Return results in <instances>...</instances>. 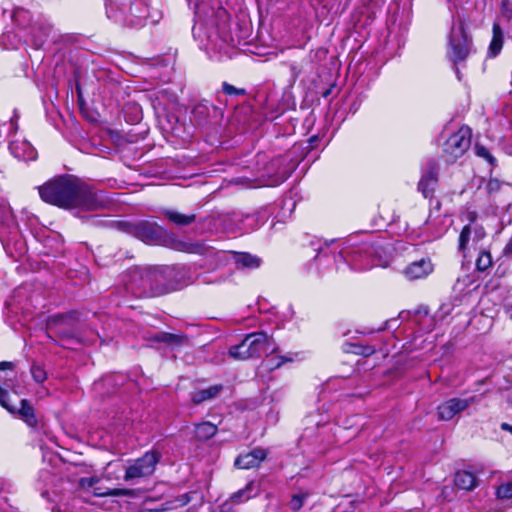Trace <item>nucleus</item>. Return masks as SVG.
<instances>
[{"label":"nucleus","mask_w":512,"mask_h":512,"mask_svg":"<svg viewBox=\"0 0 512 512\" xmlns=\"http://www.w3.org/2000/svg\"><path fill=\"white\" fill-rule=\"evenodd\" d=\"M40 198L59 208L81 211H96L108 204L104 192L94 190L74 175L54 177L38 187Z\"/></svg>","instance_id":"f257e3e1"},{"label":"nucleus","mask_w":512,"mask_h":512,"mask_svg":"<svg viewBox=\"0 0 512 512\" xmlns=\"http://www.w3.org/2000/svg\"><path fill=\"white\" fill-rule=\"evenodd\" d=\"M173 276L170 268L134 266L122 275V283L128 293L134 297H155L174 290L169 282Z\"/></svg>","instance_id":"f03ea898"},{"label":"nucleus","mask_w":512,"mask_h":512,"mask_svg":"<svg viewBox=\"0 0 512 512\" xmlns=\"http://www.w3.org/2000/svg\"><path fill=\"white\" fill-rule=\"evenodd\" d=\"M315 260L318 264H326L332 261V258L326 254H317ZM336 269H341V264L348 265L355 271H364L377 266H386L388 257L385 248L379 241L362 242L358 245L344 247L333 257Z\"/></svg>","instance_id":"7ed1b4c3"},{"label":"nucleus","mask_w":512,"mask_h":512,"mask_svg":"<svg viewBox=\"0 0 512 512\" xmlns=\"http://www.w3.org/2000/svg\"><path fill=\"white\" fill-rule=\"evenodd\" d=\"M106 12L115 22L131 28H141L148 21L152 24L158 22L144 0H106Z\"/></svg>","instance_id":"20e7f679"},{"label":"nucleus","mask_w":512,"mask_h":512,"mask_svg":"<svg viewBox=\"0 0 512 512\" xmlns=\"http://www.w3.org/2000/svg\"><path fill=\"white\" fill-rule=\"evenodd\" d=\"M474 51L473 37L467 31L465 19L457 14L452 19L447 36V58L457 66L465 62Z\"/></svg>","instance_id":"39448f33"},{"label":"nucleus","mask_w":512,"mask_h":512,"mask_svg":"<svg viewBox=\"0 0 512 512\" xmlns=\"http://www.w3.org/2000/svg\"><path fill=\"white\" fill-rule=\"evenodd\" d=\"M79 321V313L76 311L55 314L47 318L46 328L49 333L64 340H76L86 345L95 344L97 339H100L101 343L104 342L97 332L91 337H84L77 328Z\"/></svg>","instance_id":"423d86ee"},{"label":"nucleus","mask_w":512,"mask_h":512,"mask_svg":"<svg viewBox=\"0 0 512 512\" xmlns=\"http://www.w3.org/2000/svg\"><path fill=\"white\" fill-rule=\"evenodd\" d=\"M276 351L274 340L263 331L247 334L241 343L229 348L230 357L236 360L259 358Z\"/></svg>","instance_id":"0eeeda50"},{"label":"nucleus","mask_w":512,"mask_h":512,"mask_svg":"<svg viewBox=\"0 0 512 512\" xmlns=\"http://www.w3.org/2000/svg\"><path fill=\"white\" fill-rule=\"evenodd\" d=\"M487 239V232L483 226L464 225L458 237L457 251L467 259L471 251H477L484 247V241Z\"/></svg>","instance_id":"6e6552de"},{"label":"nucleus","mask_w":512,"mask_h":512,"mask_svg":"<svg viewBox=\"0 0 512 512\" xmlns=\"http://www.w3.org/2000/svg\"><path fill=\"white\" fill-rule=\"evenodd\" d=\"M125 231L149 244H160L166 237V230L156 222L141 220L135 223H125Z\"/></svg>","instance_id":"1a4fd4ad"},{"label":"nucleus","mask_w":512,"mask_h":512,"mask_svg":"<svg viewBox=\"0 0 512 512\" xmlns=\"http://www.w3.org/2000/svg\"><path fill=\"white\" fill-rule=\"evenodd\" d=\"M161 455L156 451H148L132 464L125 471L124 480L132 481L134 479L146 478L151 476L160 461Z\"/></svg>","instance_id":"9d476101"},{"label":"nucleus","mask_w":512,"mask_h":512,"mask_svg":"<svg viewBox=\"0 0 512 512\" xmlns=\"http://www.w3.org/2000/svg\"><path fill=\"white\" fill-rule=\"evenodd\" d=\"M471 144V130L469 127H461L451 135L444 143L443 152L447 162H454L469 149Z\"/></svg>","instance_id":"9b49d317"},{"label":"nucleus","mask_w":512,"mask_h":512,"mask_svg":"<svg viewBox=\"0 0 512 512\" xmlns=\"http://www.w3.org/2000/svg\"><path fill=\"white\" fill-rule=\"evenodd\" d=\"M51 32L52 26L42 16H38L33 22L32 28L25 33L24 41L39 49L48 40Z\"/></svg>","instance_id":"f8f14e48"},{"label":"nucleus","mask_w":512,"mask_h":512,"mask_svg":"<svg viewBox=\"0 0 512 512\" xmlns=\"http://www.w3.org/2000/svg\"><path fill=\"white\" fill-rule=\"evenodd\" d=\"M272 215L269 207H262L251 214H236L238 227L244 232H250L261 227Z\"/></svg>","instance_id":"ddd939ff"},{"label":"nucleus","mask_w":512,"mask_h":512,"mask_svg":"<svg viewBox=\"0 0 512 512\" xmlns=\"http://www.w3.org/2000/svg\"><path fill=\"white\" fill-rule=\"evenodd\" d=\"M475 402V398H451L443 402L437 407V413L440 420L449 421L454 418L457 414L466 410L472 403Z\"/></svg>","instance_id":"4468645a"},{"label":"nucleus","mask_w":512,"mask_h":512,"mask_svg":"<svg viewBox=\"0 0 512 512\" xmlns=\"http://www.w3.org/2000/svg\"><path fill=\"white\" fill-rule=\"evenodd\" d=\"M434 270L430 258H421L409 263L402 271L404 277L409 281L420 280L428 277Z\"/></svg>","instance_id":"2eb2a0df"},{"label":"nucleus","mask_w":512,"mask_h":512,"mask_svg":"<svg viewBox=\"0 0 512 512\" xmlns=\"http://www.w3.org/2000/svg\"><path fill=\"white\" fill-rule=\"evenodd\" d=\"M266 451L261 448L254 449L246 454L239 455L234 462V465L239 469H250L257 467L265 458Z\"/></svg>","instance_id":"dca6fc26"},{"label":"nucleus","mask_w":512,"mask_h":512,"mask_svg":"<svg viewBox=\"0 0 512 512\" xmlns=\"http://www.w3.org/2000/svg\"><path fill=\"white\" fill-rule=\"evenodd\" d=\"M9 149L12 155L18 160L22 161H34L37 158V151L35 148L26 140L13 141L9 145Z\"/></svg>","instance_id":"f3484780"},{"label":"nucleus","mask_w":512,"mask_h":512,"mask_svg":"<svg viewBox=\"0 0 512 512\" xmlns=\"http://www.w3.org/2000/svg\"><path fill=\"white\" fill-rule=\"evenodd\" d=\"M232 257L237 270H255L262 264L260 257L247 252H233Z\"/></svg>","instance_id":"a211bd4d"},{"label":"nucleus","mask_w":512,"mask_h":512,"mask_svg":"<svg viewBox=\"0 0 512 512\" xmlns=\"http://www.w3.org/2000/svg\"><path fill=\"white\" fill-rule=\"evenodd\" d=\"M223 390L224 386L222 384H215L208 388L196 390L191 395V402L194 405H200L204 402L214 400L219 397Z\"/></svg>","instance_id":"6ab92c4d"},{"label":"nucleus","mask_w":512,"mask_h":512,"mask_svg":"<svg viewBox=\"0 0 512 512\" xmlns=\"http://www.w3.org/2000/svg\"><path fill=\"white\" fill-rule=\"evenodd\" d=\"M12 18L19 27L22 37H24L25 33L32 28L33 22L36 20L29 10L22 7L14 9Z\"/></svg>","instance_id":"aec40b11"},{"label":"nucleus","mask_w":512,"mask_h":512,"mask_svg":"<svg viewBox=\"0 0 512 512\" xmlns=\"http://www.w3.org/2000/svg\"><path fill=\"white\" fill-rule=\"evenodd\" d=\"M8 398H9V396L7 395L6 402L13 408V411H11V413H14L17 411L18 414L20 415L21 419H23L28 426L36 427L38 420L35 415V411H34L33 407L30 405V403L26 399H21L20 407H19V409H17L15 406H13L9 403ZM8 411L10 412V410H8Z\"/></svg>","instance_id":"412c9836"},{"label":"nucleus","mask_w":512,"mask_h":512,"mask_svg":"<svg viewBox=\"0 0 512 512\" xmlns=\"http://www.w3.org/2000/svg\"><path fill=\"white\" fill-rule=\"evenodd\" d=\"M477 258L475 260V268L478 272H486L492 268L494 262L491 254L490 246H484L477 250Z\"/></svg>","instance_id":"4be33fe9"},{"label":"nucleus","mask_w":512,"mask_h":512,"mask_svg":"<svg viewBox=\"0 0 512 512\" xmlns=\"http://www.w3.org/2000/svg\"><path fill=\"white\" fill-rule=\"evenodd\" d=\"M152 340L158 343H165L170 346H181L187 341V337L183 334H173L161 331L153 335Z\"/></svg>","instance_id":"5701e85b"},{"label":"nucleus","mask_w":512,"mask_h":512,"mask_svg":"<svg viewBox=\"0 0 512 512\" xmlns=\"http://www.w3.org/2000/svg\"><path fill=\"white\" fill-rule=\"evenodd\" d=\"M456 487L463 490H472L477 485L476 476L469 471H458L454 477Z\"/></svg>","instance_id":"b1692460"},{"label":"nucleus","mask_w":512,"mask_h":512,"mask_svg":"<svg viewBox=\"0 0 512 512\" xmlns=\"http://www.w3.org/2000/svg\"><path fill=\"white\" fill-rule=\"evenodd\" d=\"M217 433V426L209 421H204L195 425L194 437L198 441H207L215 436Z\"/></svg>","instance_id":"393cba45"},{"label":"nucleus","mask_w":512,"mask_h":512,"mask_svg":"<svg viewBox=\"0 0 512 512\" xmlns=\"http://www.w3.org/2000/svg\"><path fill=\"white\" fill-rule=\"evenodd\" d=\"M493 36L488 49L489 57H496L502 50L503 47V32L498 23L493 24L492 28Z\"/></svg>","instance_id":"a878e982"},{"label":"nucleus","mask_w":512,"mask_h":512,"mask_svg":"<svg viewBox=\"0 0 512 512\" xmlns=\"http://www.w3.org/2000/svg\"><path fill=\"white\" fill-rule=\"evenodd\" d=\"M215 111L216 109L213 105L208 103H198L192 110V116L199 125H203L208 122L211 112L215 113Z\"/></svg>","instance_id":"bb28decb"},{"label":"nucleus","mask_w":512,"mask_h":512,"mask_svg":"<svg viewBox=\"0 0 512 512\" xmlns=\"http://www.w3.org/2000/svg\"><path fill=\"white\" fill-rule=\"evenodd\" d=\"M14 366L15 365L13 362H8V361L0 362V371H3V370L12 371L14 369ZM9 387H10V385L7 383V381L4 380L0 376V404L5 409L13 411V408L6 402L7 388H9Z\"/></svg>","instance_id":"cd10ccee"},{"label":"nucleus","mask_w":512,"mask_h":512,"mask_svg":"<svg viewBox=\"0 0 512 512\" xmlns=\"http://www.w3.org/2000/svg\"><path fill=\"white\" fill-rule=\"evenodd\" d=\"M437 185V178L433 172L424 175L418 183V190L425 198L431 197Z\"/></svg>","instance_id":"c85d7f7f"},{"label":"nucleus","mask_w":512,"mask_h":512,"mask_svg":"<svg viewBox=\"0 0 512 512\" xmlns=\"http://www.w3.org/2000/svg\"><path fill=\"white\" fill-rule=\"evenodd\" d=\"M163 214L170 222L178 226H187L193 223L196 219L195 214L186 215L175 210L167 209L163 211Z\"/></svg>","instance_id":"c756f323"},{"label":"nucleus","mask_w":512,"mask_h":512,"mask_svg":"<svg viewBox=\"0 0 512 512\" xmlns=\"http://www.w3.org/2000/svg\"><path fill=\"white\" fill-rule=\"evenodd\" d=\"M254 488L253 482H249L245 488L238 490L237 492L233 493L228 501L233 503H240L243 500H248L252 497L251 491Z\"/></svg>","instance_id":"7c9ffc66"},{"label":"nucleus","mask_w":512,"mask_h":512,"mask_svg":"<svg viewBox=\"0 0 512 512\" xmlns=\"http://www.w3.org/2000/svg\"><path fill=\"white\" fill-rule=\"evenodd\" d=\"M308 497V492L301 491L299 493L294 494L289 502L290 509L293 511H299L303 507Z\"/></svg>","instance_id":"2f4dec72"},{"label":"nucleus","mask_w":512,"mask_h":512,"mask_svg":"<svg viewBox=\"0 0 512 512\" xmlns=\"http://www.w3.org/2000/svg\"><path fill=\"white\" fill-rule=\"evenodd\" d=\"M30 372L33 379L38 383L44 382L47 378L46 371L37 363L32 364Z\"/></svg>","instance_id":"473e14b6"},{"label":"nucleus","mask_w":512,"mask_h":512,"mask_svg":"<svg viewBox=\"0 0 512 512\" xmlns=\"http://www.w3.org/2000/svg\"><path fill=\"white\" fill-rule=\"evenodd\" d=\"M500 18L506 22H510L512 20V2L510 0L501 1Z\"/></svg>","instance_id":"72a5a7b5"},{"label":"nucleus","mask_w":512,"mask_h":512,"mask_svg":"<svg viewBox=\"0 0 512 512\" xmlns=\"http://www.w3.org/2000/svg\"><path fill=\"white\" fill-rule=\"evenodd\" d=\"M497 498L499 499H510L512 498V481L502 484L497 488Z\"/></svg>","instance_id":"f704fd0d"},{"label":"nucleus","mask_w":512,"mask_h":512,"mask_svg":"<svg viewBox=\"0 0 512 512\" xmlns=\"http://www.w3.org/2000/svg\"><path fill=\"white\" fill-rule=\"evenodd\" d=\"M222 90L225 94L230 96H243L246 94V90L244 88H237L227 82L222 84Z\"/></svg>","instance_id":"c9c22d12"},{"label":"nucleus","mask_w":512,"mask_h":512,"mask_svg":"<svg viewBox=\"0 0 512 512\" xmlns=\"http://www.w3.org/2000/svg\"><path fill=\"white\" fill-rule=\"evenodd\" d=\"M291 361H292L291 357H287V356L275 357V358H271L268 360L267 366L270 370H275V369H278L279 367H281L284 363L291 362Z\"/></svg>","instance_id":"e433bc0d"},{"label":"nucleus","mask_w":512,"mask_h":512,"mask_svg":"<svg viewBox=\"0 0 512 512\" xmlns=\"http://www.w3.org/2000/svg\"><path fill=\"white\" fill-rule=\"evenodd\" d=\"M100 495H105V496H132L133 495V491L130 490V489H109L107 492L105 493H101Z\"/></svg>","instance_id":"4c0bfd02"},{"label":"nucleus","mask_w":512,"mask_h":512,"mask_svg":"<svg viewBox=\"0 0 512 512\" xmlns=\"http://www.w3.org/2000/svg\"><path fill=\"white\" fill-rule=\"evenodd\" d=\"M501 186H502L501 181H499L498 179H495V178H491L486 185V189L489 194H492V193L498 192L500 190Z\"/></svg>","instance_id":"58836bf2"},{"label":"nucleus","mask_w":512,"mask_h":512,"mask_svg":"<svg viewBox=\"0 0 512 512\" xmlns=\"http://www.w3.org/2000/svg\"><path fill=\"white\" fill-rule=\"evenodd\" d=\"M477 155L486 159L491 164L495 161V158L490 154L487 148L484 146H476Z\"/></svg>","instance_id":"ea45409f"},{"label":"nucleus","mask_w":512,"mask_h":512,"mask_svg":"<svg viewBox=\"0 0 512 512\" xmlns=\"http://www.w3.org/2000/svg\"><path fill=\"white\" fill-rule=\"evenodd\" d=\"M210 512H235L234 506L230 501H225L221 505L215 507Z\"/></svg>","instance_id":"a19ab883"},{"label":"nucleus","mask_w":512,"mask_h":512,"mask_svg":"<svg viewBox=\"0 0 512 512\" xmlns=\"http://www.w3.org/2000/svg\"><path fill=\"white\" fill-rule=\"evenodd\" d=\"M98 482L96 477H83L79 480V486L82 488H91Z\"/></svg>","instance_id":"79ce46f5"},{"label":"nucleus","mask_w":512,"mask_h":512,"mask_svg":"<svg viewBox=\"0 0 512 512\" xmlns=\"http://www.w3.org/2000/svg\"><path fill=\"white\" fill-rule=\"evenodd\" d=\"M468 223L466 225L483 226L477 221L478 214L475 211H469L465 215Z\"/></svg>","instance_id":"37998d69"},{"label":"nucleus","mask_w":512,"mask_h":512,"mask_svg":"<svg viewBox=\"0 0 512 512\" xmlns=\"http://www.w3.org/2000/svg\"><path fill=\"white\" fill-rule=\"evenodd\" d=\"M504 313L509 318L512 319V295H509L504 301Z\"/></svg>","instance_id":"c03bdc74"},{"label":"nucleus","mask_w":512,"mask_h":512,"mask_svg":"<svg viewBox=\"0 0 512 512\" xmlns=\"http://www.w3.org/2000/svg\"><path fill=\"white\" fill-rule=\"evenodd\" d=\"M502 257L512 259V235L502 250Z\"/></svg>","instance_id":"a18cd8bd"},{"label":"nucleus","mask_w":512,"mask_h":512,"mask_svg":"<svg viewBox=\"0 0 512 512\" xmlns=\"http://www.w3.org/2000/svg\"><path fill=\"white\" fill-rule=\"evenodd\" d=\"M500 427H501V429H502L503 431H507V432H509V433H511V434H512V425H510V424H508V423L504 422V423H502V424H501V426H500Z\"/></svg>","instance_id":"49530a36"},{"label":"nucleus","mask_w":512,"mask_h":512,"mask_svg":"<svg viewBox=\"0 0 512 512\" xmlns=\"http://www.w3.org/2000/svg\"><path fill=\"white\" fill-rule=\"evenodd\" d=\"M132 109L135 111V117H134L133 121L137 122L141 118L139 108L137 106H134V107H132Z\"/></svg>","instance_id":"de8ad7c7"},{"label":"nucleus","mask_w":512,"mask_h":512,"mask_svg":"<svg viewBox=\"0 0 512 512\" xmlns=\"http://www.w3.org/2000/svg\"><path fill=\"white\" fill-rule=\"evenodd\" d=\"M415 314H416V315L424 314L425 316H427V315H428V309H427L426 307L418 308V309L415 311Z\"/></svg>","instance_id":"09e8293b"},{"label":"nucleus","mask_w":512,"mask_h":512,"mask_svg":"<svg viewBox=\"0 0 512 512\" xmlns=\"http://www.w3.org/2000/svg\"><path fill=\"white\" fill-rule=\"evenodd\" d=\"M374 348L373 347H366L365 350L362 352V354L368 356V355H371L374 353Z\"/></svg>","instance_id":"8fccbe9b"},{"label":"nucleus","mask_w":512,"mask_h":512,"mask_svg":"<svg viewBox=\"0 0 512 512\" xmlns=\"http://www.w3.org/2000/svg\"><path fill=\"white\" fill-rule=\"evenodd\" d=\"M189 501H190V497L188 496V494H184V495H182V497H181V505H185V504H187Z\"/></svg>","instance_id":"3c124183"},{"label":"nucleus","mask_w":512,"mask_h":512,"mask_svg":"<svg viewBox=\"0 0 512 512\" xmlns=\"http://www.w3.org/2000/svg\"><path fill=\"white\" fill-rule=\"evenodd\" d=\"M455 72H456L458 80H461L462 75H461V72H460L459 68L456 67L455 68Z\"/></svg>","instance_id":"603ef678"},{"label":"nucleus","mask_w":512,"mask_h":512,"mask_svg":"<svg viewBox=\"0 0 512 512\" xmlns=\"http://www.w3.org/2000/svg\"><path fill=\"white\" fill-rule=\"evenodd\" d=\"M0 210H3L4 212L7 210L6 206L5 205H1L0 204Z\"/></svg>","instance_id":"864d4df0"},{"label":"nucleus","mask_w":512,"mask_h":512,"mask_svg":"<svg viewBox=\"0 0 512 512\" xmlns=\"http://www.w3.org/2000/svg\"><path fill=\"white\" fill-rule=\"evenodd\" d=\"M394 320L386 321V324L388 325L390 322H393Z\"/></svg>","instance_id":"5fc2aeb1"}]
</instances>
